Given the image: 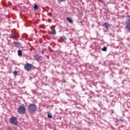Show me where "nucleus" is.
<instances>
[{
	"label": "nucleus",
	"instance_id": "nucleus-1",
	"mask_svg": "<svg viewBox=\"0 0 130 130\" xmlns=\"http://www.w3.org/2000/svg\"><path fill=\"white\" fill-rule=\"evenodd\" d=\"M125 24V28L128 33H130V15H127L125 17V21L124 22Z\"/></svg>",
	"mask_w": 130,
	"mask_h": 130
},
{
	"label": "nucleus",
	"instance_id": "nucleus-2",
	"mask_svg": "<svg viewBox=\"0 0 130 130\" xmlns=\"http://www.w3.org/2000/svg\"><path fill=\"white\" fill-rule=\"evenodd\" d=\"M28 108L30 113H35L37 110V107L35 104H30L28 106Z\"/></svg>",
	"mask_w": 130,
	"mask_h": 130
},
{
	"label": "nucleus",
	"instance_id": "nucleus-3",
	"mask_svg": "<svg viewBox=\"0 0 130 130\" xmlns=\"http://www.w3.org/2000/svg\"><path fill=\"white\" fill-rule=\"evenodd\" d=\"M26 109L24 106H20L19 107L17 112L19 114H25L26 113Z\"/></svg>",
	"mask_w": 130,
	"mask_h": 130
},
{
	"label": "nucleus",
	"instance_id": "nucleus-4",
	"mask_svg": "<svg viewBox=\"0 0 130 130\" xmlns=\"http://www.w3.org/2000/svg\"><path fill=\"white\" fill-rule=\"evenodd\" d=\"M24 68L25 71H30L32 68V65L29 63H26L24 64Z\"/></svg>",
	"mask_w": 130,
	"mask_h": 130
},
{
	"label": "nucleus",
	"instance_id": "nucleus-5",
	"mask_svg": "<svg viewBox=\"0 0 130 130\" xmlns=\"http://www.w3.org/2000/svg\"><path fill=\"white\" fill-rule=\"evenodd\" d=\"M10 122L14 125L18 124L17 118L15 117H12L10 119Z\"/></svg>",
	"mask_w": 130,
	"mask_h": 130
},
{
	"label": "nucleus",
	"instance_id": "nucleus-6",
	"mask_svg": "<svg viewBox=\"0 0 130 130\" xmlns=\"http://www.w3.org/2000/svg\"><path fill=\"white\" fill-rule=\"evenodd\" d=\"M9 38L11 39H13L14 40H17V38H16V36L15 34H12L9 35Z\"/></svg>",
	"mask_w": 130,
	"mask_h": 130
},
{
	"label": "nucleus",
	"instance_id": "nucleus-7",
	"mask_svg": "<svg viewBox=\"0 0 130 130\" xmlns=\"http://www.w3.org/2000/svg\"><path fill=\"white\" fill-rule=\"evenodd\" d=\"M103 26L106 28L107 30H108V28L110 27L109 24L108 22H105Z\"/></svg>",
	"mask_w": 130,
	"mask_h": 130
},
{
	"label": "nucleus",
	"instance_id": "nucleus-8",
	"mask_svg": "<svg viewBox=\"0 0 130 130\" xmlns=\"http://www.w3.org/2000/svg\"><path fill=\"white\" fill-rule=\"evenodd\" d=\"M14 44H15V46L19 47L20 46V43L19 42H14Z\"/></svg>",
	"mask_w": 130,
	"mask_h": 130
},
{
	"label": "nucleus",
	"instance_id": "nucleus-9",
	"mask_svg": "<svg viewBox=\"0 0 130 130\" xmlns=\"http://www.w3.org/2000/svg\"><path fill=\"white\" fill-rule=\"evenodd\" d=\"M18 56H21L22 55V51L21 50L18 51Z\"/></svg>",
	"mask_w": 130,
	"mask_h": 130
},
{
	"label": "nucleus",
	"instance_id": "nucleus-10",
	"mask_svg": "<svg viewBox=\"0 0 130 130\" xmlns=\"http://www.w3.org/2000/svg\"><path fill=\"white\" fill-rule=\"evenodd\" d=\"M47 116L48 118H52V115L51 114V113L48 112Z\"/></svg>",
	"mask_w": 130,
	"mask_h": 130
},
{
	"label": "nucleus",
	"instance_id": "nucleus-11",
	"mask_svg": "<svg viewBox=\"0 0 130 130\" xmlns=\"http://www.w3.org/2000/svg\"><path fill=\"white\" fill-rule=\"evenodd\" d=\"M67 20L68 21V22H69L71 23H73V20H72V19H71V18H70V17H68L67 18Z\"/></svg>",
	"mask_w": 130,
	"mask_h": 130
},
{
	"label": "nucleus",
	"instance_id": "nucleus-12",
	"mask_svg": "<svg viewBox=\"0 0 130 130\" xmlns=\"http://www.w3.org/2000/svg\"><path fill=\"white\" fill-rule=\"evenodd\" d=\"M34 9L35 10H38V9H39V6H38V5H34Z\"/></svg>",
	"mask_w": 130,
	"mask_h": 130
},
{
	"label": "nucleus",
	"instance_id": "nucleus-13",
	"mask_svg": "<svg viewBox=\"0 0 130 130\" xmlns=\"http://www.w3.org/2000/svg\"><path fill=\"white\" fill-rule=\"evenodd\" d=\"M51 34H53V35H56V32L55 31V29H53L52 31H51Z\"/></svg>",
	"mask_w": 130,
	"mask_h": 130
},
{
	"label": "nucleus",
	"instance_id": "nucleus-14",
	"mask_svg": "<svg viewBox=\"0 0 130 130\" xmlns=\"http://www.w3.org/2000/svg\"><path fill=\"white\" fill-rule=\"evenodd\" d=\"M107 50V47H104L103 49H102V51H106Z\"/></svg>",
	"mask_w": 130,
	"mask_h": 130
},
{
	"label": "nucleus",
	"instance_id": "nucleus-15",
	"mask_svg": "<svg viewBox=\"0 0 130 130\" xmlns=\"http://www.w3.org/2000/svg\"><path fill=\"white\" fill-rule=\"evenodd\" d=\"M14 75H17L18 74V72L17 71H15L13 72Z\"/></svg>",
	"mask_w": 130,
	"mask_h": 130
},
{
	"label": "nucleus",
	"instance_id": "nucleus-16",
	"mask_svg": "<svg viewBox=\"0 0 130 130\" xmlns=\"http://www.w3.org/2000/svg\"><path fill=\"white\" fill-rule=\"evenodd\" d=\"M60 2H64V1H66V0H60Z\"/></svg>",
	"mask_w": 130,
	"mask_h": 130
},
{
	"label": "nucleus",
	"instance_id": "nucleus-17",
	"mask_svg": "<svg viewBox=\"0 0 130 130\" xmlns=\"http://www.w3.org/2000/svg\"><path fill=\"white\" fill-rule=\"evenodd\" d=\"M50 23H51V20H50V21H48Z\"/></svg>",
	"mask_w": 130,
	"mask_h": 130
},
{
	"label": "nucleus",
	"instance_id": "nucleus-18",
	"mask_svg": "<svg viewBox=\"0 0 130 130\" xmlns=\"http://www.w3.org/2000/svg\"><path fill=\"white\" fill-rule=\"evenodd\" d=\"M1 36V34H0V36Z\"/></svg>",
	"mask_w": 130,
	"mask_h": 130
}]
</instances>
